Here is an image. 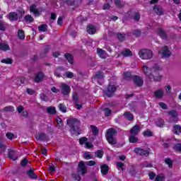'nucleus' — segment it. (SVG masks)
Returning a JSON list of instances; mask_svg holds the SVG:
<instances>
[{"mask_svg": "<svg viewBox=\"0 0 181 181\" xmlns=\"http://www.w3.org/2000/svg\"><path fill=\"white\" fill-rule=\"evenodd\" d=\"M1 63L4 64H12L13 63V59L12 58H6L1 60Z\"/></svg>", "mask_w": 181, "mask_h": 181, "instance_id": "nucleus-38", "label": "nucleus"}, {"mask_svg": "<svg viewBox=\"0 0 181 181\" xmlns=\"http://www.w3.org/2000/svg\"><path fill=\"white\" fill-rule=\"evenodd\" d=\"M121 54L124 56V57H129L132 56V52L129 49H126L124 51L121 52Z\"/></svg>", "mask_w": 181, "mask_h": 181, "instance_id": "nucleus-32", "label": "nucleus"}, {"mask_svg": "<svg viewBox=\"0 0 181 181\" xmlns=\"http://www.w3.org/2000/svg\"><path fill=\"white\" fill-rule=\"evenodd\" d=\"M116 37L119 42H124L127 37V35L125 33H116Z\"/></svg>", "mask_w": 181, "mask_h": 181, "instance_id": "nucleus-25", "label": "nucleus"}, {"mask_svg": "<svg viewBox=\"0 0 181 181\" xmlns=\"http://www.w3.org/2000/svg\"><path fill=\"white\" fill-rule=\"evenodd\" d=\"M154 96L156 98H162L163 97V90L162 89H158L154 92Z\"/></svg>", "mask_w": 181, "mask_h": 181, "instance_id": "nucleus-31", "label": "nucleus"}, {"mask_svg": "<svg viewBox=\"0 0 181 181\" xmlns=\"http://www.w3.org/2000/svg\"><path fill=\"white\" fill-rule=\"evenodd\" d=\"M104 112H105V117H110L111 114H112V110L111 109L106 107L104 109Z\"/></svg>", "mask_w": 181, "mask_h": 181, "instance_id": "nucleus-46", "label": "nucleus"}, {"mask_svg": "<svg viewBox=\"0 0 181 181\" xmlns=\"http://www.w3.org/2000/svg\"><path fill=\"white\" fill-rule=\"evenodd\" d=\"M153 11H154L155 14L158 15V16H162V15H163V8L159 5H155L153 8Z\"/></svg>", "mask_w": 181, "mask_h": 181, "instance_id": "nucleus-12", "label": "nucleus"}, {"mask_svg": "<svg viewBox=\"0 0 181 181\" xmlns=\"http://www.w3.org/2000/svg\"><path fill=\"white\" fill-rule=\"evenodd\" d=\"M144 74L147 76V77H149L150 78H152V70L148 67L146 65L143 66Z\"/></svg>", "mask_w": 181, "mask_h": 181, "instance_id": "nucleus-17", "label": "nucleus"}, {"mask_svg": "<svg viewBox=\"0 0 181 181\" xmlns=\"http://www.w3.org/2000/svg\"><path fill=\"white\" fill-rule=\"evenodd\" d=\"M65 74L66 78H73L74 77V74H73V72L67 71Z\"/></svg>", "mask_w": 181, "mask_h": 181, "instance_id": "nucleus-61", "label": "nucleus"}, {"mask_svg": "<svg viewBox=\"0 0 181 181\" xmlns=\"http://www.w3.org/2000/svg\"><path fill=\"white\" fill-rule=\"evenodd\" d=\"M129 19H133L134 22H139L141 21V14L138 12L134 13V16H129Z\"/></svg>", "mask_w": 181, "mask_h": 181, "instance_id": "nucleus-23", "label": "nucleus"}, {"mask_svg": "<svg viewBox=\"0 0 181 181\" xmlns=\"http://www.w3.org/2000/svg\"><path fill=\"white\" fill-rule=\"evenodd\" d=\"M142 33V31L141 30H133V35L134 36H136V37H139Z\"/></svg>", "mask_w": 181, "mask_h": 181, "instance_id": "nucleus-51", "label": "nucleus"}, {"mask_svg": "<svg viewBox=\"0 0 181 181\" xmlns=\"http://www.w3.org/2000/svg\"><path fill=\"white\" fill-rule=\"evenodd\" d=\"M7 16L11 22H15L18 21V13L16 12H10L7 14Z\"/></svg>", "mask_w": 181, "mask_h": 181, "instance_id": "nucleus-14", "label": "nucleus"}, {"mask_svg": "<svg viewBox=\"0 0 181 181\" xmlns=\"http://www.w3.org/2000/svg\"><path fill=\"white\" fill-rule=\"evenodd\" d=\"M97 53L100 57H103L104 53H105V51L103 49L98 48L97 49Z\"/></svg>", "mask_w": 181, "mask_h": 181, "instance_id": "nucleus-52", "label": "nucleus"}, {"mask_svg": "<svg viewBox=\"0 0 181 181\" xmlns=\"http://www.w3.org/2000/svg\"><path fill=\"white\" fill-rule=\"evenodd\" d=\"M168 115L170 116V117H173V118H177V112L175 110H171L168 112Z\"/></svg>", "mask_w": 181, "mask_h": 181, "instance_id": "nucleus-41", "label": "nucleus"}, {"mask_svg": "<svg viewBox=\"0 0 181 181\" xmlns=\"http://www.w3.org/2000/svg\"><path fill=\"white\" fill-rule=\"evenodd\" d=\"M45 79V73L43 71H39L34 78L35 83H42Z\"/></svg>", "mask_w": 181, "mask_h": 181, "instance_id": "nucleus-11", "label": "nucleus"}, {"mask_svg": "<svg viewBox=\"0 0 181 181\" xmlns=\"http://www.w3.org/2000/svg\"><path fill=\"white\" fill-rule=\"evenodd\" d=\"M134 76H132V73L131 71H126L123 74V78L124 80H131Z\"/></svg>", "mask_w": 181, "mask_h": 181, "instance_id": "nucleus-34", "label": "nucleus"}, {"mask_svg": "<svg viewBox=\"0 0 181 181\" xmlns=\"http://www.w3.org/2000/svg\"><path fill=\"white\" fill-rule=\"evenodd\" d=\"M157 33H158V36H160V37H161V39H165V40L168 39V35H166V33H165L163 29L158 28L157 30Z\"/></svg>", "mask_w": 181, "mask_h": 181, "instance_id": "nucleus-22", "label": "nucleus"}, {"mask_svg": "<svg viewBox=\"0 0 181 181\" xmlns=\"http://www.w3.org/2000/svg\"><path fill=\"white\" fill-rule=\"evenodd\" d=\"M117 91V86L115 85H110L107 86V90L105 91V95L108 98L112 97L114 93Z\"/></svg>", "mask_w": 181, "mask_h": 181, "instance_id": "nucleus-4", "label": "nucleus"}, {"mask_svg": "<svg viewBox=\"0 0 181 181\" xmlns=\"http://www.w3.org/2000/svg\"><path fill=\"white\" fill-rule=\"evenodd\" d=\"M90 128L92 129L93 135L94 136H97V135H98V132H100V130H98V127L95 125H90Z\"/></svg>", "mask_w": 181, "mask_h": 181, "instance_id": "nucleus-35", "label": "nucleus"}, {"mask_svg": "<svg viewBox=\"0 0 181 181\" xmlns=\"http://www.w3.org/2000/svg\"><path fill=\"white\" fill-rule=\"evenodd\" d=\"M159 54L161 53L163 58L164 59H168L169 57H170V56H172V53L170 52V51L169 50V47L168 46H164L162 49H161V52L159 51L158 52Z\"/></svg>", "mask_w": 181, "mask_h": 181, "instance_id": "nucleus-6", "label": "nucleus"}, {"mask_svg": "<svg viewBox=\"0 0 181 181\" xmlns=\"http://www.w3.org/2000/svg\"><path fill=\"white\" fill-rule=\"evenodd\" d=\"M58 107L62 112H67V107L64 104L60 103Z\"/></svg>", "mask_w": 181, "mask_h": 181, "instance_id": "nucleus-44", "label": "nucleus"}, {"mask_svg": "<svg viewBox=\"0 0 181 181\" xmlns=\"http://www.w3.org/2000/svg\"><path fill=\"white\" fill-rule=\"evenodd\" d=\"M70 86L66 83H62L61 84V93L64 95H69L70 94Z\"/></svg>", "mask_w": 181, "mask_h": 181, "instance_id": "nucleus-9", "label": "nucleus"}, {"mask_svg": "<svg viewBox=\"0 0 181 181\" xmlns=\"http://www.w3.org/2000/svg\"><path fill=\"white\" fill-rule=\"evenodd\" d=\"M154 181H165V177L160 175H156V178L154 179Z\"/></svg>", "mask_w": 181, "mask_h": 181, "instance_id": "nucleus-54", "label": "nucleus"}, {"mask_svg": "<svg viewBox=\"0 0 181 181\" xmlns=\"http://www.w3.org/2000/svg\"><path fill=\"white\" fill-rule=\"evenodd\" d=\"M105 76H104V72L102 71H98L96 74L94 75L93 78L95 80H101L104 78Z\"/></svg>", "mask_w": 181, "mask_h": 181, "instance_id": "nucleus-20", "label": "nucleus"}, {"mask_svg": "<svg viewBox=\"0 0 181 181\" xmlns=\"http://www.w3.org/2000/svg\"><path fill=\"white\" fill-rule=\"evenodd\" d=\"M165 163H166V165H168V167L170 168H173V161H172V159H170V158H166L165 159Z\"/></svg>", "mask_w": 181, "mask_h": 181, "instance_id": "nucleus-43", "label": "nucleus"}, {"mask_svg": "<svg viewBox=\"0 0 181 181\" xmlns=\"http://www.w3.org/2000/svg\"><path fill=\"white\" fill-rule=\"evenodd\" d=\"M47 112L49 115H54L57 112L56 111V107L54 106H50L47 107Z\"/></svg>", "mask_w": 181, "mask_h": 181, "instance_id": "nucleus-27", "label": "nucleus"}, {"mask_svg": "<svg viewBox=\"0 0 181 181\" xmlns=\"http://www.w3.org/2000/svg\"><path fill=\"white\" fill-rule=\"evenodd\" d=\"M86 165H87L88 166H95V161H94V160L87 161V162H86Z\"/></svg>", "mask_w": 181, "mask_h": 181, "instance_id": "nucleus-64", "label": "nucleus"}, {"mask_svg": "<svg viewBox=\"0 0 181 181\" xmlns=\"http://www.w3.org/2000/svg\"><path fill=\"white\" fill-rule=\"evenodd\" d=\"M117 168H119L122 170H124V163L122 162H117Z\"/></svg>", "mask_w": 181, "mask_h": 181, "instance_id": "nucleus-63", "label": "nucleus"}, {"mask_svg": "<svg viewBox=\"0 0 181 181\" xmlns=\"http://www.w3.org/2000/svg\"><path fill=\"white\" fill-rule=\"evenodd\" d=\"M87 141H88V139L86 136H83L79 139L80 145H84V144H86Z\"/></svg>", "mask_w": 181, "mask_h": 181, "instance_id": "nucleus-47", "label": "nucleus"}, {"mask_svg": "<svg viewBox=\"0 0 181 181\" xmlns=\"http://www.w3.org/2000/svg\"><path fill=\"white\" fill-rule=\"evenodd\" d=\"M132 80L137 87H142L144 86V80L141 76L135 75L132 77Z\"/></svg>", "mask_w": 181, "mask_h": 181, "instance_id": "nucleus-7", "label": "nucleus"}, {"mask_svg": "<svg viewBox=\"0 0 181 181\" xmlns=\"http://www.w3.org/2000/svg\"><path fill=\"white\" fill-rule=\"evenodd\" d=\"M148 177H149L150 180H153V179H156V173H155L153 172L149 173Z\"/></svg>", "mask_w": 181, "mask_h": 181, "instance_id": "nucleus-58", "label": "nucleus"}, {"mask_svg": "<svg viewBox=\"0 0 181 181\" xmlns=\"http://www.w3.org/2000/svg\"><path fill=\"white\" fill-rule=\"evenodd\" d=\"M29 162V160H28V158H24L21 161V166H22L23 168H25V166H26V165H28V163Z\"/></svg>", "mask_w": 181, "mask_h": 181, "instance_id": "nucleus-50", "label": "nucleus"}, {"mask_svg": "<svg viewBox=\"0 0 181 181\" xmlns=\"http://www.w3.org/2000/svg\"><path fill=\"white\" fill-rule=\"evenodd\" d=\"M139 56L143 60H151L153 56V52L151 49H143L139 52Z\"/></svg>", "mask_w": 181, "mask_h": 181, "instance_id": "nucleus-3", "label": "nucleus"}, {"mask_svg": "<svg viewBox=\"0 0 181 181\" xmlns=\"http://www.w3.org/2000/svg\"><path fill=\"white\" fill-rule=\"evenodd\" d=\"M85 147L87 149H91V148H94V145H93V143L86 141L85 144Z\"/></svg>", "mask_w": 181, "mask_h": 181, "instance_id": "nucleus-57", "label": "nucleus"}, {"mask_svg": "<svg viewBox=\"0 0 181 181\" xmlns=\"http://www.w3.org/2000/svg\"><path fill=\"white\" fill-rule=\"evenodd\" d=\"M143 136L151 138V136H153V132H152L149 129H147L143 132Z\"/></svg>", "mask_w": 181, "mask_h": 181, "instance_id": "nucleus-33", "label": "nucleus"}, {"mask_svg": "<svg viewBox=\"0 0 181 181\" xmlns=\"http://www.w3.org/2000/svg\"><path fill=\"white\" fill-rule=\"evenodd\" d=\"M141 130V127L139 125L136 124L130 129V135H138L139 134V131Z\"/></svg>", "mask_w": 181, "mask_h": 181, "instance_id": "nucleus-16", "label": "nucleus"}, {"mask_svg": "<svg viewBox=\"0 0 181 181\" xmlns=\"http://www.w3.org/2000/svg\"><path fill=\"white\" fill-rule=\"evenodd\" d=\"M6 136L8 139H9L10 141H12V139L15 138V134L11 132H8L6 134Z\"/></svg>", "mask_w": 181, "mask_h": 181, "instance_id": "nucleus-53", "label": "nucleus"}, {"mask_svg": "<svg viewBox=\"0 0 181 181\" xmlns=\"http://www.w3.org/2000/svg\"><path fill=\"white\" fill-rule=\"evenodd\" d=\"M173 149L177 152H181V144L180 143L175 144L173 146Z\"/></svg>", "mask_w": 181, "mask_h": 181, "instance_id": "nucleus-48", "label": "nucleus"}, {"mask_svg": "<svg viewBox=\"0 0 181 181\" xmlns=\"http://www.w3.org/2000/svg\"><path fill=\"white\" fill-rule=\"evenodd\" d=\"M72 98L74 104H76V103H78V94H77V93L73 94Z\"/></svg>", "mask_w": 181, "mask_h": 181, "instance_id": "nucleus-55", "label": "nucleus"}, {"mask_svg": "<svg viewBox=\"0 0 181 181\" xmlns=\"http://www.w3.org/2000/svg\"><path fill=\"white\" fill-rule=\"evenodd\" d=\"M168 122L170 124H176L177 122V117H170L169 118Z\"/></svg>", "mask_w": 181, "mask_h": 181, "instance_id": "nucleus-56", "label": "nucleus"}, {"mask_svg": "<svg viewBox=\"0 0 181 181\" xmlns=\"http://www.w3.org/2000/svg\"><path fill=\"white\" fill-rule=\"evenodd\" d=\"M138 141H139V139H138V137H136V136L134 134H130V136H129V142L130 144H136Z\"/></svg>", "mask_w": 181, "mask_h": 181, "instance_id": "nucleus-28", "label": "nucleus"}, {"mask_svg": "<svg viewBox=\"0 0 181 181\" xmlns=\"http://www.w3.org/2000/svg\"><path fill=\"white\" fill-rule=\"evenodd\" d=\"M47 139V136H46V134L41 132L38 133L37 136V139H39L40 141H45Z\"/></svg>", "mask_w": 181, "mask_h": 181, "instance_id": "nucleus-36", "label": "nucleus"}, {"mask_svg": "<svg viewBox=\"0 0 181 181\" xmlns=\"http://www.w3.org/2000/svg\"><path fill=\"white\" fill-rule=\"evenodd\" d=\"M95 156H96V158H98V159H102V158L104 156V151L98 150L95 152Z\"/></svg>", "mask_w": 181, "mask_h": 181, "instance_id": "nucleus-37", "label": "nucleus"}, {"mask_svg": "<svg viewBox=\"0 0 181 181\" xmlns=\"http://www.w3.org/2000/svg\"><path fill=\"white\" fill-rule=\"evenodd\" d=\"M86 31L89 35H94L97 32V28L93 25L89 24L86 27Z\"/></svg>", "mask_w": 181, "mask_h": 181, "instance_id": "nucleus-15", "label": "nucleus"}, {"mask_svg": "<svg viewBox=\"0 0 181 181\" xmlns=\"http://www.w3.org/2000/svg\"><path fill=\"white\" fill-rule=\"evenodd\" d=\"M0 50H2L3 52H6L8 50H11V47L8 44L0 42Z\"/></svg>", "mask_w": 181, "mask_h": 181, "instance_id": "nucleus-30", "label": "nucleus"}, {"mask_svg": "<svg viewBox=\"0 0 181 181\" xmlns=\"http://www.w3.org/2000/svg\"><path fill=\"white\" fill-rule=\"evenodd\" d=\"M16 151H15V150L8 151V158H10V159H12V160H16L18 159V157L16 156Z\"/></svg>", "mask_w": 181, "mask_h": 181, "instance_id": "nucleus-26", "label": "nucleus"}, {"mask_svg": "<svg viewBox=\"0 0 181 181\" xmlns=\"http://www.w3.org/2000/svg\"><path fill=\"white\" fill-rule=\"evenodd\" d=\"M67 124L71 128V131H73L76 135L81 134V130H80V120L78 119H71L67 120Z\"/></svg>", "mask_w": 181, "mask_h": 181, "instance_id": "nucleus-2", "label": "nucleus"}, {"mask_svg": "<svg viewBox=\"0 0 181 181\" xmlns=\"http://www.w3.org/2000/svg\"><path fill=\"white\" fill-rule=\"evenodd\" d=\"M117 134H118V132L114 128H109L107 130L105 134V138L108 144H110V145L117 144V139L115 138V136H117Z\"/></svg>", "mask_w": 181, "mask_h": 181, "instance_id": "nucleus-1", "label": "nucleus"}, {"mask_svg": "<svg viewBox=\"0 0 181 181\" xmlns=\"http://www.w3.org/2000/svg\"><path fill=\"white\" fill-rule=\"evenodd\" d=\"M173 132L175 135H180V134H181V126L179 124H175L173 127Z\"/></svg>", "mask_w": 181, "mask_h": 181, "instance_id": "nucleus-21", "label": "nucleus"}, {"mask_svg": "<svg viewBox=\"0 0 181 181\" xmlns=\"http://www.w3.org/2000/svg\"><path fill=\"white\" fill-rule=\"evenodd\" d=\"M27 175L30 179H37V175L35 174V171L33 170H28L27 171Z\"/></svg>", "mask_w": 181, "mask_h": 181, "instance_id": "nucleus-29", "label": "nucleus"}, {"mask_svg": "<svg viewBox=\"0 0 181 181\" xmlns=\"http://www.w3.org/2000/svg\"><path fill=\"white\" fill-rule=\"evenodd\" d=\"M87 167H86L84 161H81L78 165V173H81V175H86V173H87Z\"/></svg>", "mask_w": 181, "mask_h": 181, "instance_id": "nucleus-8", "label": "nucleus"}, {"mask_svg": "<svg viewBox=\"0 0 181 181\" xmlns=\"http://www.w3.org/2000/svg\"><path fill=\"white\" fill-rule=\"evenodd\" d=\"M134 153L137 155H140V156H146V155H149V151L144 148H141L140 147L135 148Z\"/></svg>", "mask_w": 181, "mask_h": 181, "instance_id": "nucleus-10", "label": "nucleus"}, {"mask_svg": "<svg viewBox=\"0 0 181 181\" xmlns=\"http://www.w3.org/2000/svg\"><path fill=\"white\" fill-rule=\"evenodd\" d=\"M26 93L27 94H28L29 95H33V94H35V90L32 89V88H28L26 89Z\"/></svg>", "mask_w": 181, "mask_h": 181, "instance_id": "nucleus-62", "label": "nucleus"}, {"mask_svg": "<svg viewBox=\"0 0 181 181\" xmlns=\"http://www.w3.org/2000/svg\"><path fill=\"white\" fill-rule=\"evenodd\" d=\"M18 39L24 40L25 39V31L23 30H18Z\"/></svg>", "mask_w": 181, "mask_h": 181, "instance_id": "nucleus-39", "label": "nucleus"}, {"mask_svg": "<svg viewBox=\"0 0 181 181\" xmlns=\"http://www.w3.org/2000/svg\"><path fill=\"white\" fill-rule=\"evenodd\" d=\"M123 116L128 121H134V115L131 112H124Z\"/></svg>", "mask_w": 181, "mask_h": 181, "instance_id": "nucleus-24", "label": "nucleus"}, {"mask_svg": "<svg viewBox=\"0 0 181 181\" xmlns=\"http://www.w3.org/2000/svg\"><path fill=\"white\" fill-rule=\"evenodd\" d=\"M100 172L102 176H105L108 175V172H110V167L107 164H103L100 165Z\"/></svg>", "mask_w": 181, "mask_h": 181, "instance_id": "nucleus-13", "label": "nucleus"}, {"mask_svg": "<svg viewBox=\"0 0 181 181\" xmlns=\"http://www.w3.org/2000/svg\"><path fill=\"white\" fill-rule=\"evenodd\" d=\"M3 110L5 112H13V111H15V107H13V106L9 105V106H6L5 107Z\"/></svg>", "mask_w": 181, "mask_h": 181, "instance_id": "nucleus-40", "label": "nucleus"}, {"mask_svg": "<svg viewBox=\"0 0 181 181\" xmlns=\"http://www.w3.org/2000/svg\"><path fill=\"white\" fill-rule=\"evenodd\" d=\"M155 125L158 127V128H163V127H165V120L162 118H158L156 120Z\"/></svg>", "mask_w": 181, "mask_h": 181, "instance_id": "nucleus-19", "label": "nucleus"}, {"mask_svg": "<svg viewBox=\"0 0 181 181\" xmlns=\"http://www.w3.org/2000/svg\"><path fill=\"white\" fill-rule=\"evenodd\" d=\"M24 19L25 22H29L30 23H32V22H35V18H33V17H32V16L29 14L25 16Z\"/></svg>", "mask_w": 181, "mask_h": 181, "instance_id": "nucleus-42", "label": "nucleus"}, {"mask_svg": "<svg viewBox=\"0 0 181 181\" xmlns=\"http://www.w3.org/2000/svg\"><path fill=\"white\" fill-rule=\"evenodd\" d=\"M64 57L69 64H73L74 63V57H73V54L67 52L64 54Z\"/></svg>", "mask_w": 181, "mask_h": 181, "instance_id": "nucleus-18", "label": "nucleus"}, {"mask_svg": "<svg viewBox=\"0 0 181 181\" xmlns=\"http://www.w3.org/2000/svg\"><path fill=\"white\" fill-rule=\"evenodd\" d=\"M159 107H160V108H162L163 110H168V105H166L165 103L163 102H160L158 103Z\"/></svg>", "mask_w": 181, "mask_h": 181, "instance_id": "nucleus-60", "label": "nucleus"}, {"mask_svg": "<svg viewBox=\"0 0 181 181\" xmlns=\"http://www.w3.org/2000/svg\"><path fill=\"white\" fill-rule=\"evenodd\" d=\"M38 30L40 32H46V30H47V25H46V24L40 25L38 27Z\"/></svg>", "mask_w": 181, "mask_h": 181, "instance_id": "nucleus-45", "label": "nucleus"}, {"mask_svg": "<svg viewBox=\"0 0 181 181\" xmlns=\"http://www.w3.org/2000/svg\"><path fill=\"white\" fill-rule=\"evenodd\" d=\"M115 5L117 8H124V4L121 2V0H115Z\"/></svg>", "mask_w": 181, "mask_h": 181, "instance_id": "nucleus-49", "label": "nucleus"}, {"mask_svg": "<svg viewBox=\"0 0 181 181\" xmlns=\"http://www.w3.org/2000/svg\"><path fill=\"white\" fill-rule=\"evenodd\" d=\"M84 158L86 160H88L90 159H93V156H91V154H90V153L88 152H86L84 153Z\"/></svg>", "mask_w": 181, "mask_h": 181, "instance_id": "nucleus-59", "label": "nucleus"}, {"mask_svg": "<svg viewBox=\"0 0 181 181\" xmlns=\"http://www.w3.org/2000/svg\"><path fill=\"white\" fill-rule=\"evenodd\" d=\"M30 12L33 13L34 16L36 18H39V16L42 15V11H40L39 8H37V6L35 4L30 5Z\"/></svg>", "mask_w": 181, "mask_h": 181, "instance_id": "nucleus-5", "label": "nucleus"}]
</instances>
